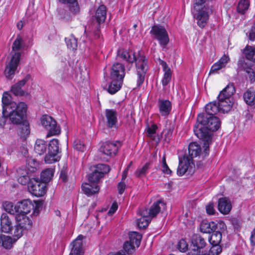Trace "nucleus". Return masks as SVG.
I'll return each mask as SVG.
<instances>
[{"label": "nucleus", "instance_id": "f257e3e1", "mask_svg": "<svg viewBox=\"0 0 255 255\" xmlns=\"http://www.w3.org/2000/svg\"><path fill=\"white\" fill-rule=\"evenodd\" d=\"M221 122L215 116L207 114H200L197 117V123L194 128V132L198 138L204 141L205 155L209 150V144L212 142V131L217 130Z\"/></svg>", "mask_w": 255, "mask_h": 255}, {"label": "nucleus", "instance_id": "f03ea898", "mask_svg": "<svg viewBox=\"0 0 255 255\" xmlns=\"http://www.w3.org/2000/svg\"><path fill=\"white\" fill-rule=\"evenodd\" d=\"M117 56L129 63L135 62L137 75V84L138 86L141 85L144 81L145 76L148 69V60L146 57L141 55L136 57L134 52L128 51L124 49H120L118 51Z\"/></svg>", "mask_w": 255, "mask_h": 255}, {"label": "nucleus", "instance_id": "7ed1b4c3", "mask_svg": "<svg viewBox=\"0 0 255 255\" xmlns=\"http://www.w3.org/2000/svg\"><path fill=\"white\" fill-rule=\"evenodd\" d=\"M235 92V87L233 85H227L220 92L218 97L220 113H227L231 110L234 104L232 96Z\"/></svg>", "mask_w": 255, "mask_h": 255}, {"label": "nucleus", "instance_id": "20e7f679", "mask_svg": "<svg viewBox=\"0 0 255 255\" xmlns=\"http://www.w3.org/2000/svg\"><path fill=\"white\" fill-rule=\"evenodd\" d=\"M206 0H195L194 7L192 10L194 18L197 20L198 25L203 28L207 24L209 16V12L211 11L209 8L204 5Z\"/></svg>", "mask_w": 255, "mask_h": 255}, {"label": "nucleus", "instance_id": "39448f33", "mask_svg": "<svg viewBox=\"0 0 255 255\" xmlns=\"http://www.w3.org/2000/svg\"><path fill=\"white\" fill-rule=\"evenodd\" d=\"M26 111V105L24 102L19 103L15 109H11L10 112H7L5 115L6 119L9 118L13 124L20 125L24 121Z\"/></svg>", "mask_w": 255, "mask_h": 255}, {"label": "nucleus", "instance_id": "423d86ee", "mask_svg": "<svg viewBox=\"0 0 255 255\" xmlns=\"http://www.w3.org/2000/svg\"><path fill=\"white\" fill-rule=\"evenodd\" d=\"M150 34L153 38L157 40L160 46L165 48L169 42V37L168 32L165 27L159 25H154L152 26Z\"/></svg>", "mask_w": 255, "mask_h": 255}, {"label": "nucleus", "instance_id": "0eeeda50", "mask_svg": "<svg viewBox=\"0 0 255 255\" xmlns=\"http://www.w3.org/2000/svg\"><path fill=\"white\" fill-rule=\"evenodd\" d=\"M107 16V8L104 5H101L97 9L95 14V18L97 23H94L92 28L94 27V34L96 38L100 37V24L105 22Z\"/></svg>", "mask_w": 255, "mask_h": 255}, {"label": "nucleus", "instance_id": "6e6552de", "mask_svg": "<svg viewBox=\"0 0 255 255\" xmlns=\"http://www.w3.org/2000/svg\"><path fill=\"white\" fill-rule=\"evenodd\" d=\"M48 153L45 156V161L46 163L51 164L58 161L59 157L58 156L59 153V141L57 139H53L49 143Z\"/></svg>", "mask_w": 255, "mask_h": 255}, {"label": "nucleus", "instance_id": "1a4fd4ad", "mask_svg": "<svg viewBox=\"0 0 255 255\" xmlns=\"http://www.w3.org/2000/svg\"><path fill=\"white\" fill-rule=\"evenodd\" d=\"M28 189L32 195L40 197L43 196L46 193V185L38 178H31L29 182Z\"/></svg>", "mask_w": 255, "mask_h": 255}, {"label": "nucleus", "instance_id": "9d476101", "mask_svg": "<svg viewBox=\"0 0 255 255\" xmlns=\"http://www.w3.org/2000/svg\"><path fill=\"white\" fill-rule=\"evenodd\" d=\"M41 123L42 125L49 130L48 135H54L60 133V128L51 117L47 115L43 116L41 118Z\"/></svg>", "mask_w": 255, "mask_h": 255}, {"label": "nucleus", "instance_id": "9b49d317", "mask_svg": "<svg viewBox=\"0 0 255 255\" xmlns=\"http://www.w3.org/2000/svg\"><path fill=\"white\" fill-rule=\"evenodd\" d=\"M121 143L119 141H106L101 145L100 151L104 154L113 157L117 154Z\"/></svg>", "mask_w": 255, "mask_h": 255}, {"label": "nucleus", "instance_id": "f8f14e48", "mask_svg": "<svg viewBox=\"0 0 255 255\" xmlns=\"http://www.w3.org/2000/svg\"><path fill=\"white\" fill-rule=\"evenodd\" d=\"M192 246V255H200L201 249L205 248L207 245L206 239L198 234H194L191 238Z\"/></svg>", "mask_w": 255, "mask_h": 255}, {"label": "nucleus", "instance_id": "ddd939ff", "mask_svg": "<svg viewBox=\"0 0 255 255\" xmlns=\"http://www.w3.org/2000/svg\"><path fill=\"white\" fill-rule=\"evenodd\" d=\"M21 53L19 52H15L12 56L9 63L6 66L4 71V74L8 79H11V76L14 74L19 64Z\"/></svg>", "mask_w": 255, "mask_h": 255}, {"label": "nucleus", "instance_id": "4468645a", "mask_svg": "<svg viewBox=\"0 0 255 255\" xmlns=\"http://www.w3.org/2000/svg\"><path fill=\"white\" fill-rule=\"evenodd\" d=\"M125 67L120 63H114L111 68L110 77L111 79L123 81L125 76Z\"/></svg>", "mask_w": 255, "mask_h": 255}, {"label": "nucleus", "instance_id": "2eb2a0df", "mask_svg": "<svg viewBox=\"0 0 255 255\" xmlns=\"http://www.w3.org/2000/svg\"><path fill=\"white\" fill-rule=\"evenodd\" d=\"M34 204L29 199L23 200L15 205L17 213L19 214H27L31 210L34 209Z\"/></svg>", "mask_w": 255, "mask_h": 255}, {"label": "nucleus", "instance_id": "dca6fc26", "mask_svg": "<svg viewBox=\"0 0 255 255\" xmlns=\"http://www.w3.org/2000/svg\"><path fill=\"white\" fill-rule=\"evenodd\" d=\"M18 105L14 102L11 100L10 96L7 93L4 92L2 97V114L5 115L7 112H10L11 110L15 109Z\"/></svg>", "mask_w": 255, "mask_h": 255}, {"label": "nucleus", "instance_id": "f3484780", "mask_svg": "<svg viewBox=\"0 0 255 255\" xmlns=\"http://www.w3.org/2000/svg\"><path fill=\"white\" fill-rule=\"evenodd\" d=\"M193 164V160L187 156L184 155L182 158H179V163L177 169V174L180 176L184 175Z\"/></svg>", "mask_w": 255, "mask_h": 255}, {"label": "nucleus", "instance_id": "a211bd4d", "mask_svg": "<svg viewBox=\"0 0 255 255\" xmlns=\"http://www.w3.org/2000/svg\"><path fill=\"white\" fill-rule=\"evenodd\" d=\"M31 76L27 75L23 79L19 81L11 87V91L15 96H23L27 95V93L21 89L26 83L30 80Z\"/></svg>", "mask_w": 255, "mask_h": 255}, {"label": "nucleus", "instance_id": "6ab92c4d", "mask_svg": "<svg viewBox=\"0 0 255 255\" xmlns=\"http://www.w3.org/2000/svg\"><path fill=\"white\" fill-rule=\"evenodd\" d=\"M118 113L116 110L106 109L105 116L107 120V126L109 128H116L118 123Z\"/></svg>", "mask_w": 255, "mask_h": 255}, {"label": "nucleus", "instance_id": "aec40b11", "mask_svg": "<svg viewBox=\"0 0 255 255\" xmlns=\"http://www.w3.org/2000/svg\"><path fill=\"white\" fill-rule=\"evenodd\" d=\"M159 64L161 65L164 72L162 80L161 81L163 86H166L171 81L172 72L166 62L159 59Z\"/></svg>", "mask_w": 255, "mask_h": 255}, {"label": "nucleus", "instance_id": "412c9836", "mask_svg": "<svg viewBox=\"0 0 255 255\" xmlns=\"http://www.w3.org/2000/svg\"><path fill=\"white\" fill-rule=\"evenodd\" d=\"M84 237L80 235L72 243V248L69 255H82L83 254L82 240Z\"/></svg>", "mask_w": 255, "mask_h": 255}, {"label": "nucleus", "instance_id": "4be33fe9", "mask_svg": "<svg viewBox=\"0 0 255 255\" xmlns=\"http://www.w3.org/2000/svg\"><path fill=\"white\" fill-rule=\"evenodd\" d=\"M139 214L141 217L137 220V226L140 229L145 228L150 222L151 217L149 216L147 209L140 210Z\"/></svg>", "mask_w": 255, "mask_h": 255}, {"label": "nucleus", "instance_id": "5701e85b", "mask_svg": "<svg viewBox=\"0 0 255 255\" xmlns=\"http://www.w3.org/2000/svg\"><path fill=\"white\" fill-rule=\"evenodd\" d=\"M218 210L223 214H228L232 209L230 200L227 197L221 198L218 201Z\"/></svg>", "mask_w": 255, "mask_h": 255}, {"label": "nucleus", "instance_id": "b1692460", "mask_svg": "<svg viewBox=\"0 0 255 255\" xmlns=\"http://www.w3.org/2000/svg\"><path fill=\"white\" fill-rule=\"evenodd\" d=\"M1 231L4 233H9L11 231L12 222L6 213H3L0 217Z\"/></svg>", "mask_w": 255, "mask_h": 255}, {"label": "nucleus", "instance_id": "393cba45", "mask_svg": "<svg viewBox=\"0 0 255 255\" xmlns=\"http://www.w3.org/2000/svg\"><path fill=\"white\" fill-rule=\"evenodd\" d=\"M230 58L228 56L224 55L218 61L214 63L211 68L209 74L217 72L219 70L224 68L229 62Z\"/></svg>", "mask_w": 255, "mask_h": 255}, {"label": "nucleus", "instance_id": "a878e982", "mask_svg": "<svg viewBox=\"0 0 255 255\" xmlns=\"http://www.w3.org/2000/svg\"><path fill=\"white\" fill-rule=\"evenodd\" d=\"M26 214H16L15 216L17 224H19L23 228L27 230L32 226V222L31 220L26 216Z\"/></svg>", "mask_w": 255, "mask_h": 255}, {"label": "nucleus", "instance_id": "bb28decb", "mask_svg": "<svg viewBox=\"0 0 255 255\" xmlns=\"http://www.w3.org/2000/svg\"><path fill=\"white\" fill-rule=\"evenodd\" d=\"M166 207L165 204L161 200H158L154 203L150 207L149 210H147V213L149 216L151 218L155 217L160 211L161 209H165Z\"/></svg>", "mask_w": 255, "mask_h": 255}, {"label": "nucleus", "instance_id": "cd10ccee", "mask_svg": "<svg viewBox=\"0 0 255 255\" xmlns=\"http://www.w3.org/2000/svg\"><path fill=\"white\" fill-rule=\"evenodd\" d=\"M158 107L159 113L162 116L168 115L171 110V102L167 100H159Z\"/></svg>", "mask_w": 255, "mask_h": 255}, {"label": "nucleus", "instance_id": "c85d7f7f", "mask_svg": "<svg viewBox=\"0 0 255 255\" xmlns=\"http://www.w3.org/2000/svg\"><path fill=\"white\" fill-rule=\"evenodd\" d=\"M82 189L85 194L89 196L98 193L99 192L100 187L98 185L85 183L82 185Z\"/></svg>", "mask_w": 255, "mask_h": 255}, {"label": "nucleus", "instance_id": "c756f323", "mask_svg": "<svg viewBox=\"0 0 255 255\" xmlns=\"http://www.w3.org/2000/svg\"><path fill=\"white\" fill-rule=\"evenodd\" d=\"M205 112L204 114L213 116L218 113H220L218 101H214L207 104L205 106Z\"/></svg>", "mask_w": 255, "mask_h": 255}, {"label": "nucleus", "instance_id": "7c9ffc66", "mask_svg": "<svg viewBox=\"0 0 255 255\" xmlns=\"http://www.w3.org/2000/svg\"><path fill=\"white\" fill-rule=\"evenodd\" d=\"M217 229V225L213 222L203 221L200 225V230L204 233H210Z\"/></svg>", "mask_w": 255, "mask_h": 255}, {"label": "nucleus", "instance_id": "2f4dec72", "mask_svg": "<svg viewBox=\"0 0 255 255\" xmlns=\"http://www.w3.org/2000/svg\"><path fill=\"white\" fill-rule=\"evenodd\" d=\"M47 145L46 142L45 140L41 139H37L35 141L34 147V151L39 155H42L46 151Z\"/></svg>", "mask_w": 255, "mask_h": 255}, {"label": "nucleus", "instance_id": "473e14b6", "mask_svg": "<svg viewBox=\"0 0 255 255\" xmlns=\"http://www.w3.org/2000/svg\"><path fill=\"white\" fill-rule=\"evenodd\" d=\"M16 242L15 240L11 237L4 235L2 241H1V243L0 244V247H3L6 250H10L13 248V245Z\"/></svg>", "mask_w": 255, "mask_h": 255}, {"label": "nucleus", "instance_id": "72a5a7b5", "mask_svg": "<svg viewBox=\"0 0 255 255\" xmlns=\"http://www.w3.org/2000/svg\"><path fill=\"white\" fill-rule=\"evenodd\" d=\"M189 158L193 160L194 157L198 156L201 152L200 146L196 142L190 143L188 146Z\"/></svg>", "mask_w": 255, "mask_h": 255}, {"label": "nucleus", "instance_id": "f704fd0d", "mask_svg": "<svg viewBox=\"0 0 255 255\" xmlns=\"http://www.w3.org/2000/svg\"><path fill=\"white\" fill-rule=\"evenodd\" d=\"M129 241L128 242L133 244L135 247L138 248L140 244L142 236L136 232H131L129 233Z\"/></svg>", "mask_w": 255, "mask_h": 255}, {"label": "nucleus", "instance_id": "c9c22d12", "mask_svg": "<svg viewBox=\"0 0 255 255\" xmlns=\"http://www.w3.org/2000/svg\"><path fill=\"white\" fill-rule=\"evenodd\" d=\"M59 2L64 4H68L70 10L74 13H78L80 8L77 0H58Z\"/></svg>", "mask_w": 255, "mask_h": 255}, {"label": "nucleus", "instance_id": "e433bc0d", "mask_svg": "<svg viewBox=\"0 0 255 255\" xmlns=\"http://www.w3.org/2000/svg\"><path fill=\"white\" fill-rule=\"evenodd\" d=\"M54 173L53 168H47L43 170L41 173V179L43 183L49 182L53 177Z\"/></svg>", "mask_w": 255, "mask_h": 255}, {"label": "nucleus", "instance_id": "4c0bfd02", "mask_svg": "<svg viewBox=\"0 0 255 255\" xmlns=\"http://www.w3.org/2000/svg\"><path fill=\"white\" fill-rule=\"evenodd\" d=\"M244 99L247 104L252 105L255 100V91L252 88L248 89L244 94Z\"/></svg>", "mask_w": 255, "mask_h": 255}, {"label": "nucleus", "instance_id": "58836bf2", "mask_svg": "<svg viewBox=\"0 0 255 255\" xmlns=\"http://www.w3.org/2000/svg\"><path fill=\"white\" fill-rule=\"evenodd\" d=\"M123 81L120 82L118 80L112 79V82L109 85L108 91L111 94H114L121 88Z\"/></svg>", "mask_w": 255, "mask_h": 255}, {"label": "nucleus", "instance_id": "ea45409f", "mask_svg": "<svg viewBox=\"0 0 255 255\" xmlns=\"http://www.w3.org/2000/svg\"><path fill=\"white\" fill-rule=\"evenodd\" d=\"M244 53L248 60L255 62V47L247 46Z\"/></svg>", "mask_w": 255, "mask_h": 255}, {"label": "nucleus", "instance_id": "a19ab883", "mask_svg": "<svg viewBox=\"0 0 255 255\" xmlns=\"http://www.w3.org/2000/svg\"><path fill=\"white\" fill-rule=\"evenodd\" d=\"M222 240V234L220 232H214L208 238V241L211 245H219Z\"/></svg>", "mask_w": 255, "mask_h": 255}, {"label": "nucleus", "instance_id": "79ce46f5", "mask_svg": "<svg viewBox=\"0 0 255 255\" xmlns=\"http://www.w3.org/2000/svg\"><path fill=\"white\" fill-rule=\"evenodd\" d=\"M65 42L68 48L72 50L76 49L77 47V41L73 34L65 38Z\"/></svg>", "mask_w": 255, "mask_h": 255}, {"label": "nucleus", "instance_id": "37998d69", "mask_svg": "<svg viewBox=\"0 0 255 255\" xmlns=\"http://www.w3.org/2000/svg\"><path fill=\"white\" fill-rule=\"evenodd\" d=\"M24 230L25 229L21 227V226H19V224H16L14 227L13 233H11L13 236L12 238L17 241L22 236Z\"/></svg>", "mask_w": 255, "mask_h": 255}, {"label": "nucleus", "instance_id": "c03bdc74", "mask_svg": "<svg viewBox=\"0 0 255 255\" xmlns=\"http://www.w3.org/2000/svg\"><path fill=\"white\" fill-rule=\"evenodd\" d=\"M103 177L102 176V174H100V173H98L97 172L94 170L92 173L89 174L88 181L92 184L97 185L100 179Z\"/></svg>", "mask_w": 255, "mask_h": 255}, {"label": "nucleus", "instance_id": "a18cd8bd", "mask_svg": "<svg viewBox=\"0 0 255 255\" xmlns=\"http://www.w3.org/2000/svg\"><path fill=\"white\" fill-rule=\"evenodd\" d=\"M22 172L20 173V175L18 178L17 181L18 182L22 184L25 185L28 184L29 185V182H30L31 179L29 176L28 173L26 171H21Z\"/></svg>", "mask_w": 255, "mask_h": 255}, {"label": "nucleus", "instance_id": "49530a36", "mask_svg": "<svg viewBox=\"0 0 255 255\" xmlns=\"http://www.w3.org/2000/svg\"><path fill=\"white\" fill-rule=\"evenodd\" d=\"M249 5L250 2L248 0H240L237 7L238 12L244 14L248 9Z\"/></svg>", "mask_w": 255, "mask_h": 255}, {"label": "nucleus", "instance_id": "de8ad7c7", "mask_svg": "<svg viewBox=\"0 0 255 255\" xmlns=\"http://www.w3.org/2000/svg\"><path fill=\"white\" fill-rule=\"evenodd\" d=\"M98 173L102 174V176L104 177V174L108 173L110 171V167L109 165L104 164H99L96 165L94 170Z\"/></svg>", "mask_w": 255, "mask_h": 255}, {"label": "nucleus", "instance_id": "09e8293b", "mask_svg": "<svg viewBox=\"0 0 255 255\" xmlns=\"http://www.w3.org/2000/svg\"><path fill=\"white\" fill-rule=\"evenodd\" d=\"M150 163H146L141 168H138L135 172V175L137 177L145 176L149 169Z\"/></svg>", "mask_w": 255, "mask_h": 255}, {"label": "nucleus", "instance_id": "8fccbe9b", "mask_svg": "<svg viewBox=\"0 0 255 255\" xmlns=\"http://www.w3.org/2000/svg\"><path fill=\"white\" fill-rule=\"evenodd\" d=\"M26 162L28 169L31 171L34 172L38 165L36 160L32 157H29L26 159Z\"/></svg>", "mask_w": 255, "mask_h": 255}, {"label": "nucleus", "instance_id": "3c124183", "mask_svg": "<svg viewBox=\"0 0 255 255\" xmlns=\"http://www.w3.org/2000/svg\"><path fill=\"white\" fill-rule=\"evenodd\" d=\"M23 43L22 38L20 36H18L13 43L12 50L14 51L20 50L22 48Z\"/></svg>", "mask_w": 255, "mask_h": 255}, {"label": "nucleus", "instance_id": "603ef678", "mask_svg": "<svg viewBox=\"0 0 255 255\" xmlns=\"http://www.w3.org/2000/svg\"><path fill=\"white\" fill-rule=\"evenodd\" d=\"M5 210L11 215H15L17 213V209L15 208V205L14 206L11 202H5L4 204Z\"/></svg>", "mask_w": 255, "mask_h": 255}, {"label": "nucleus", "instance_id": "864d4df0", "mask_svg": "<svg viewBox=\"0 0 255 255\" xmlns=\"http://www.w3.org/2000/svg\"><path fill=\"white\" fill-rule=\"evenodd\" d=\"M209 253L210 255H219L222 251L221 246L219 245H211Z\"/></svg>", "mask_w": 255, "mask_h": 255}, {"label": "nucleus", "instance_id": "5fc2aeb1", "mask_svg": "<svg viewBox=\"0 0 255 255\" xmlns=\"http://www.w3.org/2000/svg\"><path fill=\"white\" fill-rule=\"evenodd\" d=\"M135 247L128 241H126L123 246V248L125 252L128 254H131L134 252Z\"/></svg>", "mask_w": 255, "mask_h": 255}, {"label": "nucleus", "instance_id": "6e6d98bb", "mask_svg": "<svg viewBox=\"0 0 255 255\" xmlns=\"http://www.w3.org/2000/svg\"><path fill=\"white\" fill-rule=\"evenodd\" d=\"M243 69L248 73L249 76V78L252 82H253L255 80V74L253 69L251 67H245L243 66Z\"/></svg>", "mask_w": 255, "mask_h": 255}, {"label": "nucleus", "instance_id": "4d7b16f0", "mask_svg": "<svg viewBox=\"0 0 255 255\" xmlns=\"http://www.w3.org/2000/svg\"><path fill=\"white\" fill-rule=\"evenodd\" d=\"M178 249L181 252H185L188 250V244L184 239L180 240L178 244Z\"/></svg>", "mask_w": 255, "mask_h": 255}, {"label": "nucleus", "instance_id": "13d9d810", "mask_svg": "<svg viewBox=\"0 0 255 255\" xmlns=\"http://www.w3.org/2000/svg\"><path fill=\"white\" fill-rule=\"evenodd\" d=\"M74 147L79 151H84L85 146L83 142L80 139H77L74 142Z\"/></svg>", "mask_w": 255, "mask_h": 255}, {"label": "nucleus", "instance_id": "bf43d9fd", "mask_svg": "<svg viewBox=\"0 0 255 255\" xmlns=\"http://www.w3.org/2000/svg\"><path fill=\"white\" fill-rule=\"evenodd\" d=\"M173 130V126L169 125L168 128H166L163 130V132H165L166 137L168 138V139H169L171 137Z\"/></svg>", "mask_w": 255, "mask_h": 255}, {"label": "nucleus", "instance_id": "052dcab7", "mask_svg": "<svg viewBox=\"0 0 255 255\" xmlns=\"http://www.w3.org/2000/svg\"><path fill=\"white\" fill-rule=\"evenodd\" d=\"M163 163H162V172L166 174H171L172 171L168 167L167 164L166 162L165 157H163Z\"/></svg>", "mask_w": 255, "mask_h": 255}, {"label": "nucleus", "instance_id": "680f3d73", "mask_svg": "<svg viewBox=\"0 0 255 255\" xmlns=\"http://www.w3.org/2000/svg\"><path fill=\"white\" fill-rule=\"evenodd\" d=\"M206 212L209 215H214L215 213V210L214 208L213 203L209 204L206 207Z\"/></svg>", "mask_w": 255, "mask_h": 255}, {"label": "nucleus", "instance_id": "e2e57ef3", "mask_svg": "<svg viewBox=\"0 0 255 255\" xmlns=\"http://www.w3.org/2000/svg\"><path fill=\"white\" fill-rule=\"evenodd\" d=\"M126 188V184L124 182V180H122L118 184V188L119 193L120 194L123 193Z\"/></svg>", "mask_w": 255, "mask_h": 255}, {"label": "nucleus", "instance_id": "0e129e2a", "mask_svg": "<svg viewBox=\"0 0 255 255\" xmlns=\"http://www.w3.org/2000/svg\"><path fill=\"white\" fill-rule=\"evenodd\" d=\"M157 127L156 125H152L151 127L147 128V131L149 136H152V134H155L156 132Z\"/></svg>", "mask_w": 255, "mask_h": 255}, {"label": "nucleus", "instance_id": "69168bd1", "mask_svg": "<svg viewBox=\"0 0 255 255\" xmlns=\"http://www.w3.org/2000/svg\"><path fill=\"white\" fill-rule=\"evenodd\" d=\"M249 38L251 40L254 41L255 39V25L252 26L250 30Z\"/></svg>", "mask_w": 255, "mask_h": 255}, {"label": "nucleus", "instance_id": "338daca9", "mask_svg": "<svg viewBox=\"0 0 255 255\" xmlns=\"http://www.w3.org/2000/svg\"><path fill=\"white\" fill-rule=\"evenodd\" d=\"M118 209V205L117 203H113L111 207L110 208V210H109L108 214L109 215H112Z\"/></svg>", "mask_w": 255, "mask_h": 255}, {"label": "nucleus", "instance_id": "774afa93", "mask_svg": "<svg viewBox=\"0 0 255 255\" xmlns=\"http://www.w3.org/2000/svg\"><path fill=\"white\" fill-rule=\"evenodd\" d=\"M132 163V161L130 162L129 164L127 166L126 168L123 171V174H122V180H125L126 179V178H127L128 173V171L129 170V167L131 165Z\"/></svg>", "mask_w": 255, "mask_h": 255}]
</instances>
